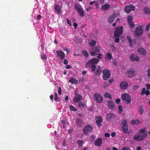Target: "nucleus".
Returning <instances> with one entry per match:
<instances>
[{
    "mask_svg": "<svg viewBox=\"0 0 150 150\" xmlns=\"http://www.w3.org/2000/svg\"><path fill=\"white\" fill-rule=\"evenodd\" d=\"M104 96L106 98H109L110 99H112L111 95L108 93H105L104 94Z\"/></svg>",
    "mask_w": 150,
    "mask_h": 150,
    "instance_id": "f704fd0d",
    "label": "nucleus"
},
{
    "mask_svg": "<svg viewBox=\"0 0 150 150\" xmlns=\"http://www.w3.org/2000/svg\"><path fill=\"white\" fill-rule=\"evenodd\" d=\"M68 63V61L67 59H64V64H67Z\"/></svg>",
    "mask_w": 150,
    "mask_h": 150,
    "instance_id": "e2e57ef3",
    "label": "nucleus"
},
{
    "mask_svg": "<svg viewBox=\"0 0 150 150\" xmlns=\"http://www.w3.org/2000/svg\"><path fill=\"white\" fill-rule=\"evenodd\" d=\"M54 99L55 101H58L59 98V97H58L57 94L56 92H55L54 93Z\"/></svg>",
    "mask_w": 150,
    "mask_h": 150,
    "instance_id": "c9c22d12",
    "label": "nucleus"
},
{
    "mask_svg": "<svg viewBox=\"0 0 150 150\" xmlns=\"http://www.w3.org/2000/svg\"><path fill=\"white\" fill-rule=\"evenodd\" d=\"M112 58V54L110 52L107 53L105 57V59L108 61L110 60Z\"/></svg>",
    "mask_w": 150,
    "mask_h": 150,
    "instance_id": "b1692460",
    "label": "nucleus"
},
{
    "mask_svg": "<svg viewBox=\"0 0 150 150\" xmlns=\"http://www.w3.org/2000/svg\"><path fill=\"white\" fill-rule=\"evenodd\" d=\"M107 117L109 120H113L116 117V116L112 113H109L107 115Z\"/></svg>",
    "mask_w": 150,
    "mask_h": 150,
    "instance_id": "412c9836",
    "label": "nucleus"
},
{
    "mask_svg": "<svg viewBox=\"0 0 150 150\" xmlns=\"http://www.w3.org/2000/svg\"><path fill=\"white\" fill-rule=\"evenodd\" d=\"M41 58L42 59H46L47 56L45 54L43 53L41 56Z\"/></svg>",
    "mask_w": 150,
    "mask_h": 150,
    "instance_id": "ea45409f",
    "label": "nucleus"
},
{
    "mask_svg": "<svg viewBox=\"0 0 150 150\" xmlns=\"http://www.w3.org/2000/svg\"><path fill=\"white\" fill-rule=\"evenodd\" d=\"M89 45L91 46H94L96 45V42L94 40H90L89 41Z\"/></svg>",
    "mask_w": 150,
    "mask_h": 150,
    "instance_id": "2f4dec72",
    "label": "nucleus"
},
{
    "mask_svg": "<svg viewBox=\"0 0 150 150\" xmlns=\"http://www.w3.org/2000/svg\"><path fill=\"white\" fill-rule=\"evenodd\" d=\"M139 87V86L138 85H134L133 88V90H136Z\"/></svg>",
    "mask_w": 150,
    "mask_h": 150,
    "instance_id": "09e8293b",
    "label": "nucleus"
},
{
    "mask_svg": "<svg viewBox=\"0 0 150 150\" xmlns=\"http://www.w3.org/2000/svg\"><path fill=\"white\" fill-rule=\"evenodd\" d=\"M101 47L100 46H96L90 52L91 55L93 56L97 55L100 52Z\"/></svg>",
    "mask_w": 150,
    "mask_h": 150,
    "instance_id": "423d86ee",
    "label": "nucleus"
},
{
    "mask_svg": "<svg viewBox=\"0 0 150 150\" xmlns=\"http://www.w3.org/2000/svg\"><path fill=\"white\" fill-rule=\"evenodd\" d=\"M56 53L57 56L60 57L61 59H64L65 54L62 51H57L56 52Z\"/></svg>",
    "mask_w": 150,
    "mask_h": 150,
    "instance_id": "f3484780",
    "label": "nucleus"
},
{
    "mask_svg": "<svg viewBox=\"0 0 150 150\" xmlns=\"http://www.w3.org/2000/svg\"><path fill=\"white\" fill-rule=\"evenodd\" d=\"M110 7V5L108 4H105L102 6V8L104 10H106L108 9Z\"/></svg>",
    "mask_w": 150,
    "mask_h": 150,
    "instance_id": "c756f323",
    "label": "nucleus"
},
{
    "mask_svg": "<svg viewBox=\"0 0 150 150\" xmlns=\"http://www.w3.org/2000/svg\"><path fill=\"white\" fill-rule=\"evenodd\" d=\"M102 56L103 55L101 54H99L97 56V59H98L99 60V59H101Z\"/></svg>",
    "mask_w": 150,
    "mask_h": 150,
    "instance_id": "8fccbe9b",
    "label": "nucleus"
},
{
    "mask_svg": "<svg viewBox=\"0 0 150 150\" xmlns=\"http://www.w3.org/2000/svg\"><path fill=\"white\" fill-rule=\"evenodd\" d=\"M147 133L144 129H141L139 132L133 137V139L137 141L143 140L147 137Z\"/></svg>",
    "mask_w": 150,
    "mask_h": 150,
    "instance_id": "f257e3e1",
    "label": "nucleus"
},
{
    "mask_svg": "<svg viewBox=\"0 0 150 150\" xmlns=\"http://www.w3.org/2000/svg\"><path fill=\"white\" fill-rule=\"evenodd\" d=\"M146 86L147 89L149 90L150 89V84H146Z\"/></svg>",
    "mask_w": 150,
    "mask_h": 150,
    "instance_id": "5fc2aeb1",
    "label": "nucleus"
},
{
    "mask_svg": "<svg viewBox=\"0 0 150 150\" xmlns=\"http://www.w3.org/2000/svg\"><path fill=\"white\" fill-rule=\"evenodd\" d=\"M69 108L70 110L72 111H76L77 110V109L72 105H69Z\"/></svg>",
    "mask_w": 150,
    "mask_h": 150,
    "instance_id": "72a5a7b5",
    "label": "nucleus"
},
{
    "mask_svg": "<svg viewBox=\"0 0 150 150\" xmlns=\"http://www.w3.org/2000/svg\"><path fill=\"white\" fill-rule=\"evenodd\" d=\"M116 15L115 14H113L110 16L108 19V22L109 23H112L114 19L116 18Z\"/></svg>",
    "mask_w": 150,
    "mask_h": 150,
    "instance_id": "4be33fe9",
    "label": "nucleus"
},
{
    "mask_svg": "<svg viewBox=\"0 0 150 150\" xmlns=\"http://www.w3.org/2000/svg\"><path fill=\"white\" fill-rule=\"evenodd\" d=\"M120 19H118V18L116 20V23H114L113 24H112L113 26V27H115L116 26L117 23L118 22L120 23Z\"/></svg>",
    "mask_w": 150,
    "mask_h": 150,
    "instance_id": "37998d69",
    "label": "nucleus"
},
{
    "mask_svg": "<svg viewBox=\"0 0 150 150\" xmlns=\"http://www.w3.org/2000/svg\"><path fill=\"white\" fill-rule=\"evenodd\" d=\"M71 66L70 65H66V66L65 67L66 69H69L71 68Z\"/></svg>",
    "mask_w": 150,
    "mask_h": 150,
    "instance_id": "0e129e2a",
    "label": "nucleus"
},
{
    "mask_svg": "<svg viewBox=\"0 0 150 150\" xmlns=\"http://www.w3.org/2000/svg\"><path fill=\"white\" fill-rule=\"evenodd\" d=\"M144 11L146 14L148 15L150 14V8L147 7H145L144 8Z\"/></svg>",
    "mask_w": 150,
    "mask_h": 150,
    "instance_id": "c85d7f7f",
    "label": "nucleus"
},
{
    "mask_svg": "<svg viewBox=\"0 0 150 150\" xmlns=\"http://www.w3.org/2000/svg\"><path fill=\"white\" fill-rule=\"evenodd\" d=\"M137 150H142V147L141 146H138L137 148Z\"/></svg>",
    "mask_w": 150,
    "mask_h": 150,
    "instance_id": "69168bd1",
    "label": "nucleus"
},
{
    "mask_svg": "<svg viewBox=\"0 0 150 150\" xmlns=\"http://www.w3.org/2000/svg\"><path fill=\"white\" fill-rule=\"evenodd\" d=\"M69 81L72 83H77V81L74 78H71Z\"/></svg>",
    "mask_w": 150,
    "mask_h": 150,
    "instance_id": "7c9ffc66",
    "label": "nucleus"
},
{
    "mask_svg": "<svg viewBox=\"0 0 150 150\" xmlns=\"http://www.w3.org/2000/svg\"><path fill=\"white\" fill-rule=\"evenodd\" d=\"M118 109L119 110V113L120 114L122 112V107L121 105H119L118 106Z\"/></svg>",
    "mask_w": 150,
    "mask_h": 150,
    "instance_id": "a18cd8bd",
    "label": "nucleus"
},
{
    "mask_svg": "<svg viewBox=\"0 0 150 150\" xmlns=\"http://www.w3.org/2000/svg\"><path fill=\"white\" fill-rule=\"evenodd\" d=\"M150 28V24H147L146 26L145 30L146 31H148Z\"/></svg>",
    "mask_w": 150,
    "mask_h": 150,
    "instance_id": "49530a36",
    "label": "nucleus"
},
{
    "mask_svg": "<svg viewBox=\"0 0 150 150\" xmlns=\"http://www.w3.org/2000/svg\"><path fill=\"white\" fill-rule=\"evenodd\" d=\"M58 93L59 95H61V89L60 87H59V89L58 90Z\"/></svg>",
    "mask_w": 150,
    "mask_h": 150,
    "instance_id": "603ef678",
    "label": "nucleus"
},
{
    "mask_svg": "<svg viewBox=\"0 0 150 150\" xmlns=\"http://www.w3.org/2000/svg\"><path fill=\"white\" fill-rule=\"evenodd\" d=\"M138 53L140 54L143 55H145L146 54V52L145 50L142 48H139L138 50Z\"/></svg>",
    "mask_w": 150,
    "mask_h": 150,
    "instance_id": "5701e85b",
    "label": "nucleus"
},
{
    "mask_svg": "<svg viewBox=\"0 0 150 150\" xmlns=\"http://www.w3.org/2000/svg\"><path fill=\"white\" fill-rule=\"evenodd\" d=\"M109 108L110 109H113L115 108V105L114 103L111 100H109L107 102Z\"/></svg>",
    "mask_w": 150,
    "mask_h": 150,
    "instance_id": "6ab92c4d",
    "label": "nucleus"
},
{
    "mask_svg": "<svg viewBox=\"0 0 150 150\" xmlns=\"http://www.w3.org/2000/svg\"><path fill=\"white\" fill-rule=\"evenodd\" d=\"M74 28L75 29H76L77 26V24L76 23H74Z\"/></svg>",
    "mask_w": 150,
    "mask_h": 150,
    "instance_id": "680f3d73",
    "label": "nucleus"
},
{
    "mask_svg": "<svg viewBox=\"0 0 150 150\" xmlns=\"http://www.w3.org/2000/svg\"><path fill=\"white\" fill-rule=\"evenodd\" d=\"M77 144L79 147H81L82 145L83 142L81 140H79L78 141Z\"/></svg>",
    "mask_w": 150,
    "mask_h": 150,
    "instance_id": "58836bf2",
    "label": "nucleus"
},
{
    "mask_svg": "<svg viewBox=\"0 0 150 150\" xmlns=\"http://www.w3.org/2000/svg\"><path fill=\"white\" fill-rule=\"evenodd\" d=\"M100 60L98 59L93 58L89 60L86 63V67L87 68H90L91 67L92 72L95 71L96 66L95 65L98 63Z\"/></svg>",
    "mask_w": 150,
    "mask_h": 150,
    "instance_id": "f03ea898",
    "label": "nucleus"
},
{
    "mask_svg": "<svg viewBox=\"0 0 150 150\" xmlns=\"http://www.w3.org/2000/svg\"><path fill=\"white\" fill-rule=\"evenodd\" d=\"M130 59L133 62H138L140 60V58L139 56L134 54H132L129 57Z\"/></svg>",
    "mask_w": 150,
    "mask_h": 150,
    "instance_id": "ddd939ff",
    "label": "nucleus"
},
{
    "mask_svg": "<svg viewBox=\"0 0 150 150\" xmlns=\"http://www.w3.org/2000/svg\"><path fill=\"white\" fill-rule=\"evenodd\" d=\"M82 96L81 95H76L74 98V101L75 103H78L82 99Z\"/></svg>",
    "mask_w": 150,
    "mask_h": 150,
    "instance_id": "aec40b11",
    "label": "nucleus"
},
{
    "mask_svg": "<svg viewBox=\"0 0 150 150\" xmlns=\"http://www.w3.org/2000/svg\"><path fill=\"white\" fill-rule=\"evenodd\" d=\"M82 54H83V55L86 57H88V53L86 52V51L85 50H83L82 51Z\"/></svg>",
    "mask_w": 150,
    "mask_h": 150,
    "instance_id": "4c0bfd02",
    "label": "nucleus"
},
{
    "mask_svg": "<svg viewBox=\"0 0 150 150\" xmlns=\"http://www.w3.org/2000/svg\"><path fill=\"white\" fill-rule=\"evenodd\" d=\"M110 134L108 133H106L105 134V136L106 137H109L110 136Z\"/></svg>",
    "mask_w": 150,
    "mask_h": 150,
    "instance_id": "6e6d98bb",
    "label": "nucleus"
},
{
    "mask_svg": "<svg viewBox=\"0 0 150 150\" xmlns=\"http://www.w3.org/2000/svg\"><path fill=\"white\" fill-rule=\"evenodd\" d=\"M127 40H128V41H129V42L130 45L131 46H132V40H131V38L129 36H127Z\"/></svg>",
    "mask_w": 150,
    "mask_h": 150,
    "instance_id": "e433bc0d",
    "label": "nucleus"
},
{
    "mask_svg": "<svg viewBox=\"0 0 150 150\" xmlns=\"http://www.w3.org/2000/svg\"><path fill=\"white\" fill-rule=\"evenodd\" d=\"M140 121L138 119L133 120L131 122V124L133 125H138Z\"/></svg>",
    "mask_w": 150,
    "mask_h": 150,
    "instance_id": "473e14b6",
    "label": "nucleus"
},
{
    "mask_svg": "<svg viewBox=\"0 0 150 150\" xmlns=\"http://www.w3.org/2000/svg\"><path fill=\"white\" fill-rule=\"evenodd\" d=\"M93 129L92 127L89 125H86L83 129L84 133L87 134L88 132H90L92 131Z\"/></svg>",
    "mask_w": 150,
    "mask_h": 150,
    "instance_id": "9d476101",
    "label": "nucleus"
},
{
    "mask_svg": "<svg viewBox=\"0 0 150 150\" xmlns=\"http://www.w3.org/2000/svg\"><path fill=\"white\" fill-rule=\"evenodd\" d=\"M121 129L124 132H126L128 130V127L127 121L125 120H123L121 122Z\"/></svg>",
    "mask_w": 150,
    "mask_h": 150,
    "instance_id": "39448f33",
    "label": "nucleus"
},
{
    "mask_svg": "<svg viewBox=\"0 0 150 150\" xmlns=\"http://www.w3.org/2000/svg\"><path fill=\"white\" fill-rule=\"evenodd\" d=\"M102 143V139L101 137L98 138L96 139L94 144L96 146H100Z\"/></svg>",
    "mask_w": 150,
    "mask_h": 150,
    "instance_id": "2eb2a0df",
    "label": "nucleus"
},
{
    "mask_svg": "<svg viewBox=\"0 0 150 150\" xmlns=\"http://www.w3.org/2000/svg\"><path fill=\"white\" fill-rule=\"evenodd\" d=\"M128 23L129 24L131 27V28H133L135 26L134 23L133 22H132V21L128 22Z\"/></svg>",
    "mask_w": 150,
    "mask_h": 150,
    "instance_id": "79ce46f5",
    "label": "nucleus"
},
{
    "mask_svg": "<svg viewBox=\"0 0 150 150\" xmlns=\"http://www.w3.org/2000/svg\"><path fill=\"white\" fill-rule=\"evenodd\" d=\"M120 100L119 98H117L116 100V102L118 104L120 102Z\"/></svg>",
    "mask_w": 150,
    "mask_h": 150,
    "instance_id": "bf43d9fd",
    "label": "nucleus"
},
{
    "mask_svg": "<svg viewBox=\"0 0 150 150\" xmlns=\"http://www.w3.org/2000/svg\"><path fill=\"white\" fill-rule=\"evenodd\" d=\"M141 94L144 95L145 94L146 95H148L149 94L150 92L149 90L146 91L145 88H143L141 93Z\"/></svg>",
    "mask_w": 150,
    "mask_h": 150,
    "instance_id": "bb28decb",
    "label": "nucleus"
},
{
    "mask_svg": "<svg viewBox=\"0 0 150 150\" xmlns=\"http://www.w3.org/2000/svg\"><path fill=\"white\" fill-rule=\"evenodd\" d=\"M122 97V99L126 101L128 103H130L131 101L130 96L127 93L123 94Z\"/></svg>",
    "mask_w": 150,
    "mask_h": 150,
    "instance_id": "4468645a",
    "label": "nucleus"
},
{
    "mask_svg": "<svg viewBox=\"0 0 150 150\" xmlns=\"http://www.w3.org/2000/svg\"><path fill=\"white\" fill-rule=\"evenodd\" d=\"M74 6L75 9L77 11L79 15L81 17L84 16V11L81 5L79 4H75Z\"/></svg>",
    "mask_w": 150,
    "mask_h": 150,
    "instance_id": "20e7f679",
    "label": "nucleus"
},
{
    "mask_svg": "<svg viewBox=\"0 0 150 150\" xmlns=\"http://www.w3.org/2000/svg\"><path fill=\"white\" fill-rule=\"evenodd\" d=\"M122 150H131L129 148H128L127 147H124L122 148Z\"/></svg>",
    "mask_w": 150,
    "mask_h": 150,
    "instance_id": "864d4df0",
    "label": "nucleus"
},
{
    "mask_svg": "<svg viewBox=\"0 0 150 150\" xmlns=\"http://www.w3.org/2000/svg\"><path fill=\"white\" fill-rule=\"evenodd\" d=\"M113 81V79H110L109 81V83H111Z\"/></svg>",
    "mask_w": 150,
    "mask_h": 150,
    "instance_id": "338daca9",
    "label": "nucleus"
},
{
    "mask_svg": "<svg viewBox=\"0 0 150 150\" xmlns=\"http://www.w3.org/2000/svg\"><path fill=\"white\" fill-rule=\"evenodd\" d=\"M102 67L100 66H98L96 68L95 70H96V71L95 72V73L97 74H100L102 71Z\"/></svg>",
    "mask_w": 150,
    "mask_h": 150,
    "instance_id": "393cba45",
    "label": "nucleus"
},
{
    "mask_svg": "<svg viewBox=\"0 0 150 150\" xmlns=\"http://www.w3.org/2000/svg\"><path fill=\"white\" fill-rule=\"evenodd\" d=\"M120 87L122 89H126L128 86V84L126 81H122L120 84Z\"/></svg>",
    "mask_w": 150,
    "mask_h": 150,
    "instance_id": "a211bd4d",
    "label": "nucleus"
},
{
    "mask_svg": "<svg viewBox=\"0 0 150 150\" xmlns=\"http://www.w3.org/2000/svg\"><path fill=\"white\" fill-rule=\"evenodd\" d=\"M77 124L80 126H81L83 124V122L81 119L79 118H77L76 119V121Z\"/></svg>",
    "mask_w": 150,
    "mask_h": 150,
    "instance_id": "cd10ccee",
    "label": "nucleus"
},
{
    "mask_svg": "<svg viewBox=\"0 0 150 150\" xmlns=\"http://www.w3.org/2000/svg\"><path fill=\"white\" fill-rule=\"evenodd\" d=\"M109 85V84H108V82H105V83H104L103 84V86L104 87V88H106V87H107Z\"/></svg>",
    "mask_w": 150,
    "mask_h": 150,
    "instance_id": "de8ad7c7",
    "label": "nucleus"
},
{
    "mask_svg": "<svg viewBox=\"0 0 150 150\" xmlns=\"http://www.w3.org/2000/svg\"><path fill=\"white\" fill-rule=\"evenodd\" d=\"M134 6L132 5H129L125 7V12L127 13H129L130 11L134 10Z\"/></svg>",
    "mask_w": 150,
    "mask_h": 150,
    "instance_id": "9b49d317",
    "label": "nucleus"
},
{
    "mask_svg": "<svg viewBox=\"0 0 150 150\" xmlns=\"http://www.w3.org/2000/svg\"><path fill=\"white\" fill-rule=\"evenodd\" d=\"M102 121V118L100 116H98L96 118V122L97 125L100 127L101 125Z\"/></svg>",
    "mask_w": 150,
    "mask_h": 150,
    "instance_id": "dca6fc26",
    "label": "nucleus"
},
{
    "mask_svg": "<svg viewBox=\"0 0 150 150\" xmlns=\"http://www.w3.org/2000/svg\"><path fill=\"white\" fill-rule=\"evenodd\" d=\"M78 105L80 107H83L84 106V104L82 102H80L78 103Z\"/></svg>",
    "mask_w": 150,
    "mask_h": 150,
    "instance_id": "c03bdc74",
    "label": "nucleus"
},
{
    "mask_svg": "<svg viewBox=\"0 0 150 150\" xmlns=\"http://www.w3.org/2000/svg\"><path fill=\"white\" fill-rule=\"evenodd\" d=\"M147 73L148 76L150 78V69L148 70Z\"/></svg>",
    "mask_w": 150,
    "mask_h": 150,
    "instance_id": "4d7b16f0",
    "label": "nucleus"
},
{
    "mask_svg": "<svg viewBox=\"0 0 150 150\" xmlns=\"http://www.w3.org/2000/svg\"><path fill=\"white\" fill-rule=\"evenodd\" d=\"M116 133L115 132H112L111 133V136L112 137H114L115 136V135H116Z\"/></svg>",
    "mask_w": 150,
    "mask_h": 150,
    "instance_id": "052dcab7",
    "label": "nucleus"
},
{
    "mask_svg": "<svg viewBox=\"0 0 150 150\" xmlns=\"http://www.w3.org/2000/svg\"><path fill=\"white\" fill-rule=\"evenodd\" d=\"M143 33L142 26V25H140L137 28L134 34L136 36H141Z\"/></svg>",
    "mask_w": 150,
    "mask_h": 150,
    "instance_id": "0eeeda50",
    "label": "nucleus"
},
{
    "mask_svg": "<svg viewBox=\"0 0 150 150\" xmlns=\"http://www.w3.org/2000/svg\"><path fill=\"white\" fill-rule=\"evenodd\" d=\"M54 9L55 11L58 13H61V8L58 5H54Z\"/></svg>",
    "mask_w": 150,
    "mask_h": 150,
    "instance_id": "a878e982",
    "label": "nucleus"
},
{
    "mask_svg": "<svg viewBox=\"0 0 150 150\" xmlns=\"http://www.w3.org/2000/svg\"><path fill=\"white\" fill-rule=\"evenodd\" d=\"M123 32V27L120 26L116 28L114 33V37L115 38V41L118 42L119 41V37Z\"/></svg>",
    "mask_w": 150,
    "mask_h": 150,
    "instance_id": "7ed1b4c3",
    "label": "nucleus"
},
{
    "mask_svg": "<svg viewBox=\"0 0 150 150\" xmlns=\"http://www.w3.org/2000/svg\"><path fill=\"white\" fill-rule=\"evenodd\" d=\"M103 78L104 80L108 79L110 76V71L108 70H104L103 71Z\"/></svg>",
    "mask_w": 150,
    "mask_h": 150,
    "instance_id": "6e6552de",
    "label": "nucleus"
},
{
    "mask_svg": "<svg viewBox=\"0 0 150 150\" xmlns=\"http://www.w3.org/2000/svg\"><path fill=\"white\" fill-rule=\"evenodd\" d=\"M66 20H67V23H68V24L70 26H71V24L70 23V20H69L68 18H67L66 19Z\"/></svg>",
    "mask_w": 150,
    "mask_h": 150,
    "instance_id": "3c124183",
    "label": "nucleus"
},
{
    "mask_svg": "<svg viewBox=\"0 0 150 150\" xmlns=\"http://www.w3.org/2000/svg\"><path fill=\"white\" fill-rule=\"evenodd\" d=\"M94 98L98 103H101L103 100L102 97L100 95L97 93H95L94 95Z\"/></svg>",
    "mask_w": 150,
    "mask_h": 150,
    "instance_id": "1a4fd4ad",
    "label": "nucleus"
},
{
    "mask_svg": "<svg viewBox=\"0 0 150 150\" xmlns=\"http://www.w3.org/2000/svg\"><path fill=\"white\" fill-rule=\"evenodd\" d=\"M139 112L140 113L142 114L143 112V110L142 109H141L139 110Z\"/></svg>",
    "mask_w": 150,
    "mask_h": 150,
    "instance_id": "774afa93",
    "label": "nucleus"
},
{
    "mask_svg": "<svg viewBox=\"0 0 150 150\" xmlns=\"http://www.w3.org/2000/svg\"><path fill=\"white\" fill-rule=\"evenodd\" d=\"M92 9V8L90 7H88L86 8V10L87 11H88L89 10Z\"/></svg>",
    "mask_w": 150,
    "mask_h": 150,
    "instance_id": "13d9d810",
    "label": "nucleus"
},
{
    "mask_svg": "<svg viewBox=\"0 0 150 150\" xmlns=\"http://www.w3.org/2000/svg\"><path fill=\"white\" fill-rule=\"evenodd\" d=\"M135 75V71L133 69L128 70L126 73V75L129 77H132Z\"/></svg>",
    "mask_w": 150,
    "mask_h": 150,
    "instance_id": "f8f14e48",
    "label": "nucleus"
},
{
    "mask_svg": "<svg viewBox=\"0 0 150 150\" xmlns=\"http://www.w3.org/2000/svg\"><path fill=\"white\" fill-rule=\"evenodd\" d=\"M133 17L132 16H129L127 18V21L128 22L132 21Z\"/></svg>",
    "mask_w": 150,
    "mask_h": 150,
    "instance_id": "a19ab883",
    "label": "nucleus"
}]
</instances>
